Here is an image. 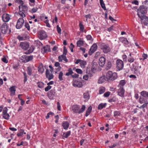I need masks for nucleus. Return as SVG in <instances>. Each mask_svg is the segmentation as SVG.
I'll use <instances>...</instances> for the list:
<instances>
[{
	"label": "nucleus",
	"mask_w": 148,
	"mask_h": 148,
	"mask_svg": "<svg viewBox=\"0 0 148 148\" xmlns=\"http://www.w3.org/2000/svg\"><path fill=\"white\" fill-rule=\"evenodd\" d=\"M147 9V8L146 7L143 5L140 6L139 8L138 9V10L139 11V12L137 13V15L142 20L145 19L146 21H148V17L144 15L146 12Z\"/></svg>",
	"instance_id": "obj_1"
},
{
	"label": "nucleus",
	"mask_w": 148,
	"mask_h": 148,
	"mask_svg": "<svg viewBox=\"0 0 148 148\" xmlns=\"http://www.w3.org/2000/svg\"><path fill=\"white\" fill-rule=\"evenodd\" d=\"M101 49L105 53H106L109 52L110 51V48L109 46L107 45H106L104 43H101L100 45Z\"/></svg>",
	"instance_id": "obj_2"
},
{
	"label": "nucleus",
	"mask_w": 148,
	"mask_h": 148,
	"mask_svg": "<svg viewBox=\"0 0 148 148\" xmlns=\"http://www.w3.org/2000/svg\"><path fill=\"white\" fill-rule=\"evenodd\" d=\"M116 68L118 71L123 69L124 66V63L123 61L120 60H118L116 61Z\"/></svg>",
	"instance_id": "obj_3"
},
{
	"label": "nucleus",
	"mask_w": 148,
	"mask_h": 148,
	"mask_svg": "<svg viewBox=\"0 0 148 148\" xmlns=\"http://www.w3.org/2000/svg\"><path fill=\"white\" fill-rule=\"evenodd\" d=\"M123 84H119L118 87L119 88L118 89V94L119 96L121 97H124V95L125 92V90L123 89Z\"/></svg>",
	"instance_id": "obj_4"
},
{
	"label": "nucleus",
	"mask_w": 148,
	"mask_h": 148,
	"mask_svg": "<svg viewBox=\"0 0 148 148\" xmlns=\"http://www.w3.org/2000/svg\"><path fill=\"white\" fill-rule=\"evenodd\" d=\"M38 38L40 40L45 39L47 37L46 32L43 30H41L39 32Z\"/></svg>",
	"instance_id": "obj_5"
},
{
	"label": "nucleus",
	"mask_w": 148,
	"mask_h": 148,
	"mask_svg": "<svg viewBox=\"0 0 148 148\" xmlns=\"http://www.w3.org/2000/svg\"><path fill=\"white\" fill-rule=\"evenodd\" d=\"M24 23V21L23 18H20L18 20L16 25V28L20 29L22 27Z\"/></svg>",
	"instance_id": "obj_6"
},
{
	"label": "nucleus",
	"mask_w": 148,
	"mask_h": 148,
	"mask_svg": "<svg viewBox=\"0 0 148 148\" xmlns=\"http://www.w3.org/2000/svg\"><path fill=\"white\" fill-rule=\"evenodd\" d=\"M1 30L2 33L3 34H6L8 31V26L6 23H4L1 27Z\"/></svg>",
	"instance_id": "obj_7"
},
{
	"label": "nucleus",
	"mask_w": 148,
	"mask_h": 148,
	"mask_svg": "<svg viewBox=\"0 0 148 148\" xmlns=\"http://www.w3.org/2000/svg\"><path fill=\"white\" fill-rule=\"evenodd\" d=\"M97 46L96 44H94L91 47L88 52L89 54L91 55L92 53H94L97 49Z\"/></svg>",
	"instance_id": "obj_8"
},
{
	"label": "nucleus",
	"mask_w": 148,
	"mask_h": 148,
	"mask_svg": "<svg viewBox=\"0 0 148 148\" xmlns=\"http://www.w3.org/2000/svg\"><path fill=\"white\" fill-rule=\"evenodd\" d=\"M46 75L47 78L49 80L52 79L53 77L52 71L50 72L49 70L47 69L46 71Z\"/></svg>",
	"instance_id": "obj_9"
},
{
	"label": "nucleus",
	"mask_w": 148,
	"mask_h": 148,
	"mask_svg": "<svg viewBox=\"0 0 148 148\" xmlns=\"http://www.w3.org/2000/svg\"><path fill=\"white\" fill-rule=\"evenodd\" d=\"M10 19V15L6 13L3 14L2 16V19L3 21L5 22H8Z\"/></svg>",
	"instance_id": "obj_10"
},
{
	"label": "nucleus",
	"mask_w": 148,
	"mask_h": 148,
	"mask_svg": "<svg viewBox=\"0 0 148 148\" xmlns=\"http://www.w3.org/2000/svg\"><path fill=\"white\" fill-rule=\"evenodd\" d=\"M20 46L24 50H26L29 48V45L27 42H21L20 44Z\"/></svg>",
	"instance_id": "obj_11"
},
{
	"label": "nucleus",
	"mask_w": 148,
	"mask_h": 148,
	"mask_svg": "<svg viewBox=\"0 0 148 148\" xmlns=\"http://www.w3.org/2000/svg\"><path fill=\"white\" fill-rule=\"evenodd\" d=\"M108 82V79L105 76H103L100 77L98 81V83H106Z\"/></svg>",
	"instance_id": "obj_12"
},
{
	"label": "nucleus",
	"mask_w": 148,
	"mask_h": 148,
	"mask_svg": "<svg viewBox=\"0 0 148 148\" xmlns=\"http://www.w3.org/2000/svg\"><path fill=\"white\" fill-rule=\"evenodd\" d=\"M7 108H6L3 110V117L6 120H8L10 117L9 114L7 113Z\"/></svg>",
	"instance_id": "obj_13"
},
{
	"label": "nucleus",
	"mask_w": 148,
	"mask_h": 148,
	"mask_svg": "<svg viewBox=\"0 0 148 148\" xmlns=\"http://www.w3.org/2000/svg\"><path fill=\"white\" fill-rule=\"evenodd\" d=\"M99 64L100 66H103L105 63L106 59L103 57H102L100 58L99 60Z\"/></svg>",
	"instance_id": "obj_14"
},
{
	"label": "nucleus",
	"mask_w": 148,
	"mask_h": 148,
	"mask_svg": "<svg viewBox=\"0 0 148 148\" xmlns=\"http://www.w3.org/2000/svg\"><path fill=\"white\" fill-rule=\"evenodd\" d=\"M16 87V86H13L10 88L9 90L10 92V95L11 96H13L15 95Z\"/></svg>",
	"instance_id": "obj_15"
},
{
	"label": "nucleus",
	"mask_w": 148,
	"mask_h": 148,
	"mask_svg": "<svg viewBox=\"0 0 148 148\" xmlns=\"http://www.w3.org/2000/svg\"><path fill=\"white\" fill-rule=\"evenodd\" d=\"M72 109L74 113H78L79 107L77 105H74L72 106Z\"/></svg>",
	"instance_id": "obj_16"
},
{
	"label": "nucleus",
	"mask_w": 148,
	"mask_h": 148,
	"mask_svg": "<svg viewBox=\"0 0 148 148\" xmlns=\"http://www.w3.org/2000/svg\"><path fill=\"white\" fill-rule=\"evenodd\" d=\"M54 92L53 90H51L48 92V96L50 99H53L54 98Z\"/></svg>",
	"instance_id": "obj_17"
},
{
	"label": "nucleus",
	"mask_w": 148,
	"mask_h": 148,
	"mask_svg": "<svg viewBox=\"0 0 148 148\" xmlns=\"http://www.w3.org/2000/svg\"><path fill=\"white\" fill-rule=\"evenodd\" d=\"M50 49V46L47 45L44 47L42 49V52L43 53L48 52L49 51Z\"/></svg>",
	"instance_id": "obj_18"
},
{
	"label": "nucleus",
	"mask_w": 148,
	"mask_h": 148,
	"mask_svg": "<svg viewBox=\"0 0 148 148\" xmlns=\"http://www.w3.org/2000/svg\"><path fill=\"white\" fill-rule=\"evenodd\" d=\"M117 74L115 73H112V75L108 79V82H110L109 80H113L115 79L117 77Z\"/></svg>",
	"instance_id": "obj_19"
},
{
	"label": "nucleus",
	"mask_w": 148,
	"mask_h": 148,
	"mask_svg": "<svg viewBox=\"0 0 148 148\" xmlns=\"http://www.w3.org/2000/svg\"><path fill=\"white\" fill-rule=\"evenodd\" d=\"M27 73L28 75H31L33 72L34 70V68L33 67L29 66L27 67Z\"/></svg>",
	"instance_id": "obj_20"
},
{
	"label": "nucleus",
	"mask_w": 148,
	"mask_h": 148,
	"mask_svg": "<svg viewBox=\"0 0 148 148\" xmlns=\"http://www.w3.org/2000/svg\"><path fill=\"white\" fill-rule=\"evenodd\" d=\"M84 98L85 99V101H87L90 98V96L88 91L85 92L83 94Z\"/></svg>",
	"instance_id": "obj_21"
},
{
	"label": "nucleus",
	"mask_w": 148,
	"mask_h": 148,
	"mask_svg": "<svg viewBox=\"0 0 148 148\" xmlns=\"http://www.w3.org/2000/svg\"><path fill=\"white\" fill-rule=\"evenodd\" d=\"M69 125V123L67 121H64L62 124V126L64 129L66 130L68 128Z\"/></svg>",
	"instance_id": "obj_22"
},
{
	"label": "nucleus",
	"mask_w": 148,
	"mask_h": 148,
	"mask_svg": "<svg viewBox=\"0 0 148 148\" xmlns=\"http://www.w3.org/2000/svg\"><path fill=\"white\" fill-rule=\"evenodd\" d=\"M141 95L143 97L145 98L148 97V92L145 91H142L140 93Z\"/></svg>",
	"instance_id": "obj_23"
},
{
	"label": "nucleus",
	"mask_w": 148,
	"mask_h": 148,
	"mask_svg": "<svg viewBox=\"0 0 148 148\" xmlns=\"http://www.w3.org/2000/svg\"><path fill=\"white\" fill-rule=\"evenodd\" d=\"M71 134V131H69L65 133H63L62 135V137L63 138H67Z\"/></svg>",
	"instance_id": "obj_24"
},
{
	"label": "nucleus",
	"mask_w": 148,
	"mask_h": 148,
	"mask_svg": "<svg viewBox=\"0 0 148 148\" xmlns=\"http://www.w3.org/2000/svg\"><path fill=\"white\" fill-rule=\"evenodd\" d=\"M134 60V58L132 56V54L130 53L128 57V61L130 63L133 62Z\"/></svg>",
	"instance_id": "obj_25"
},
{
	"label": "nucleus",
	"mask_w": 148,
	"mask_h": 148,
	"mask_svg": "<svg viewBox=\"0 0 148 148\" xmlns=\"http://www.w3.org/2000/svg\"><path fill=\"white\" fill-rule=\"evenodd\" d=\"M120 40L121 42L126 45H127L128 44V41L126 38L124 37L121 38H120Z\"/></svg>",
	"instance_id": "obj_26"
},
{
	"label": "nucleus",
	"mask_w": 148,
	"mask_h": 148,
	"mask_svg": "<svg viewBox=\"0 0 148 148\" xmlns=\"http://www.w3.org/2000/svg\"><path fill=\"white\" fill-rule=\"evenodd\" d=\"M92 107L91 106H90L87 109L86 113L85 114V116H87L90 114L92 110Z\"/></svg>",
	"instance_id": "obj_27"
},
{
	"label": "nucleus",
	"mask_w": 148,
	"mask_h": 148,
	"mask_svg": "<svg viewBox=\"0 0 148 148\" xmlns=\"http://www.w3.org/2000/svg\"><path fill=\"white\" fill-rule=\"evenodd\" d=\"M20 61L21 62H27V56H23L20 58Z\"/></svg>",
	"instance_id": "obj_28"
},
{
	"label": "nucleus",
	"mask_w": 148,
	"mask_h": 148,
	"mask_svg": "<svg viewBox=\"0 0 148 148\" xmlns=\"http://www.w3.org/2000/svg\"><path fill=\"white\" fill-rule=\"evenodd\" d=\"M106 103H101L98 106V108L99 110H101L103 108L106 107Z\"/></svg>",
	"instance_id": "obj_29"
},
{
	"label": "nucleus",
	"mask_w": 148,
	"mask_h": 148,
	"mask_svg": "<svg viewBox=\"0 0 148 148\" xmlns=\"http://www.w3.org/2000/svg\"><path fill=\"white\" fill-rule=\"evenodd\" d=\"M34 49V46H31L30 47L29 50L27 52H26V53L29 54L30 53H32Z\"/></svg>",
	"instance_id": "obj_30"
},
{
	"label": "nucleus",
	"mask_w": 148,
	"mask_h": 148,
	"mask_svg": "<svg viewBox=\"0 0 148 148\" xmlns=\"http://www.w3.org/2000/svg\"><path fill=\"white\" fill-rule=\"evenodd\" d=\"M139 100L140 103L141 104L147 102V100L143 97H140Z\"/></svg>",
	"instance_id": "obj_31"
},
{
	"label": "nucleus",
	"mask_w": 148,
	"mask_h": 148,
	"mask_svg": "<svg viewBox=\"0 0 148 148\" xmlns=\"http://www.w3.org/2000/svg\"><path fill=\"white\" fill-rule=\"evenodd\" d=\"M86 107L85 105H83L80 109L79 110L78 114L82 113L85 110Z\"/></svg>",
	"instance_id": "obj_32"
},
{
	"label": "nucleus",
	"mask_w": 148,
	"mask_h": 148,
	"mask_svg": "<svg viewBox=\"0 0 148 148\" xmlns=\"http://www.w3.org/2000/svg\"><path fill=\"white\" fill-rule=\"evenodd\" d=\"M21 8L22 9V12L25 13L27 12L28 10V8L25 5L21 6Z\"/></svg>",
	"instance_id": "obj_33"
},
{
	"label": "nucleus",
	"mask_w": 148,
	"mask_h": 148,
	"mask_svg": "<svg viewBox=\"0 0 148 148\" xmlns=\"http://www.w3.org/2000/svg\"><path fill=\"white\" fill-rule=\"evenodd\" d=\"M105 90V88L104 87H101L99 90V93L100 94H103Z\"/></svg>",
	"instance_id": "obj_34"
},
{
	"label": "nucleus",
	"mask_w": 148,
	"mask_h": 148,
	"mask_svg": "<svg viewBox=\"0 0 148 148\" xmlns=\"http://www.w3.org/2000/svg\"><path fill=\"white\" fill-rule=\"evenodd\" d=\"M84 44V42L82 40H78L77 42V46L78 47H80L82 45Z\"/></svg>",
	"instance_id": "obj_35"
},
{
	"label": "nucleus",
	"mask_w": 148,
	"mask_h": 148,
	"mask_svg": "<svg viewBox=\"0 0 148 148\" xmlns=\"http://www.w3.org/2000/svg\"><path fill=\"white\" fill-rule=\"evenodd\" d=\"M112 66V64L110 62L108 61L106 69L108 70L110 69Z\"/></svg>",
	"instance_id": "obj_36"
},
{
	"label": "nucleus",
	"mask_w": 148,
	"mask_h": 148,
	"mask_svg": "<svg viewBox=\"0 0 148 148\" xmlns=\"http://www.w3.org/2000/svg\"><path fill=\"white\" fill-rule=\"evenodd\" d=\"M86 62L82 60H80V66H83L84 65H86Z\"/></svg>",
	"instance_id": "obj_37"
},
{
	"label": "nucleus",
	"mask_w": 148,
	"mask_h": 148,
	"mask_svg": "<svg viewBox=\"0 0 148 148\" xmlns=\"http://www.w3.org/2000/svg\"><path fill=\"white\" fill-rule=\"evenodd\" d=\"M112 72L111 71H108L106 74V78L108 79L109 77H111V75H112Z\"/></svg>",
	"instance_id": "obj_38"
},
{
	"label": "nucleus",
	"mask_w": 148,
	"mask_h": 148,
	"mask_svg": "<svg viewBox=\"0 0 148 148\" xmlns=\"http://www.w3.org/2000/svg\"><path fill=\"white\" fill-rule=\"evenodd\" d=\"M38 71L42 73L44 71V69L42 66H40L38 67Z\"/></svg>",
	"instance_id": "obj_39"
},
{
	"label": "nucleus",
	"mask_w": 148,
	"mask_h": 148,
	"mask_svg": "<svg viewBox=\"0 0 148 148\" xmlns=\"http://www.w3.org/2000/svg\"><path fill=\"white\" fill-rule=\"evenodd\" d=\"M33 58V56H27V62H28L29 61H31L32 60Z\"/></svg>",
	"instance_id": "obj_40"
},
{
	"label": "nucleus",
	"mask_w": 148,
	"mask_h": 148,
	"mask_svg": "<svg viewBox=\"0 0 148 148\" xmlns=\"http://www.w3.org/2000/svg\"><path fill=\"white\" fill-rule=\"evenodd\" d=\"M79 26L80 30L83 32H84V26L81 22H80Z\"/></svg>",
	"instance_id": "obj_41"
},
{
	"label": "nucleus",
	"mask_w": 148,
	"mask_h": 148,
	"mask_svg": "<svg viewBox=\"0 0 148 148\" xmlns=\"http://www.w3.org/2000/svg\"><path fill=\"white\" fill-rule=\"evenodd\" d=\"M73 86L76 87L80 88L82 87L83 85L82 84H73Z\"/></svg>",
	"instance_id": "obj_42"
},
{
	"label": "nucleus",
	"mask_w": 148,
	"mask_h": 148,
	"mask_svg": "<svg viewBox=\"0 0 148 148\" xmlns=\"http://www.w3.org/2000/svg\"><path fill=\"white\" fill-rule=\"evenodd\" d=\"M38 8L37 7H34L33 8L31 11H30V12L31 13H35L37 12Z\"/></svg>",
	"instance_id": "obj_43"
},
{
	"label": "nucleus",
	"mask_w": 148,
	"mask_h": 148,
	"mask_svg": "<svg viewBox=\"0 0 148 148\" xmlns=\"http://www.w3.org/2000/svg\"><path fill=\"white\" fill-rule=\"evenodd\" d=\"M63 75V73L61 71L60 72L59 76H58V78L60 80H62L63 79L62 77Z\"/></svg>",
	"instance_id": "obj_44"
},
{
	"label": "nucleus",
	"mask_w": 148,
	"mask_h": 148,
	"mask_svg": "<svg viewBox=\"0 0 148 148\" xmlns=\"http://www.w3.org/2000/svg\"><path fill=\"white\" fill-rule=\"evenodd\" d=\"M100 5L102 8L104 10H106V9L105 6V4L103 2H100Z\"/></svg>",
	"instance_id": "obj_45"
},
{
	"label": "nucleus",
	"mask_w": 148,
	"mask_h": 148,
	"mask_svg": "<svg viewBox=\"0 0 148 148\" xmlns=\"http://www.w3.org/2000/svg\"><path fill=\"white\" fill-rule=\"evenodd\" d=\"M73 73V72L72 71V69H69V72L67 73L66 74V76H69L70 75H71Z\"/></svg>",
	"instance_id": "obj_46"
},
{
	"label": "nucleus",
	"mask_w": 148,
	"mask_h": 148,
	"mask_svg": "<svg viewBox=\"0 0 148 148\" xmlns=\"http://www.w3.org/2000/svg\"><path fill=\"white\" fill-rule=\"evenodd\" d=\"M24 132L23 130L21 129L20 130V132L19 133L17 134V135L18 136H22Z\"/></svg>",
	"instance_id": "obj_47"
},
{
	"label": "nucleus",
	"mask_w": 148,
	"mask_h": 148,
	"mask_svg": "<svg viewBox=\"0 0 148 148\" xmlns=\"http://www.w3.org/2000/svg\"><path fill=\"white\" fill-rule=\"evenodd\" d=\"M75 47V46L72 43L70 44V49L72 52H73V48Z\"/></svg>",
	"instance_id": "obj_48"
},
{
	"label": "nucleus",
	"mask_w": 148,
	"mask_h": 148,
	"mask_svg": "<svg viewBox=\"0 0 148 148\" xmlns=\"http://www.w3.org/2000/svg\"><path fill=\"white\" fill-rule=\"evenodd\" d=\"M65 55H62V60H63L65 61L66 62H67L68 60H67V59L66 58Z\"/></svg>",
	"instance_id": "obj_49"
},
{
	"label": "nucleus",
	"mask_w": 148,
	"mask_h": 148,
	"mask_svg": "<svg viewBox=\"0 0 148 148\" xmlns=\"http://www.w3.org/2000/svg\"><path fill=\"white\" fill-rule=\"evenodd\" d=\"M120 113L119 111H115L114 112V116H119L120 115Z\"/></svg>",
	"instance_id": "obj_50"
},
{
	"label": "nucleus",
	"mask_w": 148,
	"mask_h": 148,
	"mask_svg": "<svg viewBox=\"0 0 148 148\" xmlns=\"http://www.w3.org/2000/svg\"><path fill=\"white\" fill-rule=\"evenodd\" d=\"M86 38L88 40H93V39H92L91 36L90 35H88L86 36Z\"/></svg>",
	"instance_id": "obj_51"
},
{
	"label": "nucleus",
	"mask_w": 148,
	"mask_h": 148,
	"mask_svg": "<svg viewBox=\"0 0 148 148\" xmlns=\"http://www.w3.org/2000/svg\"><path fill=\"white\" fill-rule=\"evenodd\" d=\"M75 71L78 73L81 74L82 73V71L80 69H76Z\"/></svg>",
	"instance_id": "obj_52"
},
{
	"label": "nucleus",
	"mask_w": 148,
	"mask_h": 148,
	"mask_svg": "<svg viewBox=\"0 0 148 148\" xmlns=\"http://www.w3.org/2000/svg\"><path fill=\"white\" fill-rule=\"evenodd\" d=\"M57 29L58 33L59 34H61V29L58 25L57 26Z\"/></svg>",
	"instance_id": "obj_53"
},
{
	"label": "nucleus",
	"mask_w": 148,
	"mask_h": 148,
	"mask_svg": "<svg viewBox=\"0 0 148 148\" xmlns=\"http://www.w3.org/2000/svg\"><path fill=\"white\" fill-rule=\"evenodd\" d=\"M60 64L59 62H56L55 64V66L56 67H59L58 68L59 70H60L61 68L60 66Z\"/></svg>",
	"instance_id": "obj_54"
},
{
	"label": "nucleus",
	"mask_w": 148,
	"mask_h": 148,
	"mask_svg": "<svg viewBox=\"0 0 148 148\" xmlns=\"http://www.w3.org/2000/svg\"><path fill=\"white\" fill-rule=\"evenodd\" d=\"M78 76L79 75L78 74H75L72 75V77L73 78H75L74 80L75 81H77V78L78 77Z\"/></svg>",
	"instance_id": "obj_55"
},
{
	"label": "nucleus",
	"mask_w": 148,
	"mask_h": 148,
	"mask_svg": "<svg viewBox=\"0 0 148 148\" xmlns=\"http://www.w3.org/2000/svg\"><path fill=\"white\" fill-rule=\"evenodd\" d=\"M51 88V87L50 86L48 85L45 88V91L46 92L48 91Z\"/></svg>",
	"instance_id": "obj_56"
},
{
	"label": "nucleus",
	"mask_w": 148,
	"mask_h": 148,
	"mask_svg": "<svg viewBox=\"0 0 148 148\" xmlns=\"http://www.w3.org/2000/svg\"><path fill=\"white\" fill-rule=\"evenodd\" d=\"M110 92H106L104 94V96L105 97H108L109 95H110Z\"/></svg>",
	"instance_id": "obj_57"
},
{
	"label": "nucleus",
	"mask_w": 148,
	"mask_h": 148,
	"mask_svg": "<svg viewBox=\"0 0 148 148\" xmlns=\"http://www.w3.org/2000/svg\"><path fill=\"white\" fill-rule=\"evenodd\" d=\"M25 26L28 30L30 29V27L29 24L28 23H25Z\"/></svg>",
	"instance_id": "obj_58"
},
{
	"label": "nucleus",
	"mask_w": 148,
	"mask_h": 148,
	"mask_svg": "<svg viewBox=\"0 0 148 148\" xmlns=\"http://www.w3.org/2000/svg\"><path fill=\"white\" fill-rule=\"evenodd\" d=\"M2 60L3 62H4L5 63H7L8 62V60L5 57H3V58H2Z\"/></svg>",
	"instance_id": "obj_59"
},
{
	"label": "nucleus",
	"mask_w": 148,
	"mask_h": 148,
	"mask_svg": "<svg viewBox=\"0 0 148 148\" xmlns=\"http://www.w3.org/2000/svg\"><path fill=\"white\" fill-rule=\"evenodd\" d=\"M67 53V50L66 47H64V51L63 54L64 55H66Z\"/></svg>",
	"instance_id": "obj_60"
},
{
	"label": "nucleus",
	"mask_w": 148,
	"mask_h": 148,
	"mask_svg": "<svg viewBox=\"0 0 148 148\" xmlns=\"http://www.w3.org/2000/svg\"><path fill=\"white\" fill-rule=\"evenodd\" d=\"M23 75L24 76V81L25 82L27 80V75L26 73L25 72L23 73Z\"/></svg>",
	"instance_id": "obj_61"
},
{
	"label": "nucleus",
	"mask_w": 148,
	"mask_h": 148,
	"mask_svg": "<svg viewBox=\"0 0 148 148\" xmlns=\"http://www.w3.org/2000/svg\"><path fill=\"white\" fill-rule=\"evenodd\" d=\"M57 108L58 110L60 111L61 110V106L60 104V103L59 102H57Z\"/></svg>",
	"instance_id": "obj_62"
},
{
	"label": "nucleus",
	"mask_w": 148,
	"mask_h": 148,
	"mask_svg": "<svg viewBox=\"0 0 148 148\" xmlns=\"http://www.w3.org/2000/svg\"><path fill=\"white\" fill-rule=\"evenodd\" d=\"M148 105V103L146 102L144 103L142 105V107H143V108H146L147 107V105Z\"/></svg>",
	"instance_id": "obj_63"
},
{
	"label": "nucleus",
	"mask_w": 148,
	"mask_h": 148,
	"mask_svg": "<svg viewBox=\"0 0 148 148\" xmlns=\"http://www.w3.org/2000/svg\"><path fill=\"white\" fill-rule=\"evenodd\" d=\"M143 60L145 59H146L147 57V55L146 54L143 53Z\"/></svg>",
	"instance_id": "obj_64"
}]
</instances>
